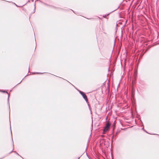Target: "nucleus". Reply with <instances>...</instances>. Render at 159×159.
<instances>
[{"instance_id": "obj_1", "label": "nucleus", "mask_w": 159, "mask_h": 159, "mask_svg": "<svg viewBox=\"0 0 159 159\" xmlns=\"http://www.w3.org/2000/svg\"><path fill=\"white\" fill-rule=\"evenodd\" d=\"M111 124L109 122L107 123L106 126L105 127L103 130V134L107 131L108 129L110 126Z\"/></svg>"}, {"instance_id": "obj_2", "label": "nucleus", "mask_w": 159, "mask_h": 159, "mask_svg": "<svg viewBox=\"0 0 159 159\" xmlns=\"http://www.w3.org/2000/svg\"><path fill=\"white\" fill-rule=\"evenodd\" d=\"M80 94L82 95L83 98H84L85 100L87 102H88V99L87 97L85 94L83 92L81 91H80Z\"/></svg>"}]
</instances>
